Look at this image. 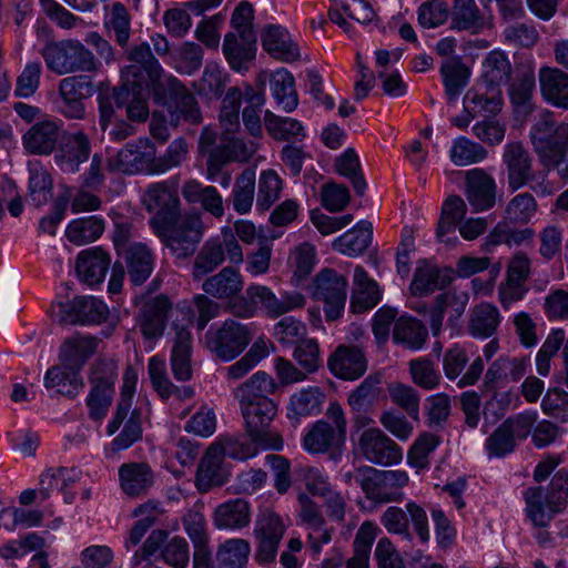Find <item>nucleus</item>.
<instances>
[{
	"instance_id": "f257e3e1",
	"label": "nucleus",
	"mask_w": 568,
	"mask_h": 568,
	"mask_svg": "<svg viewBox=\"0 0 568 568\" xmlns=\"http://www.w3.org/2000/svg\"><path fill=\"white\" fill-rule=\"evenodd\" d=\"M529 138L540 163L558 171L567 163L568 123L557 122L552 112L544 110L531 125Z\"/></svg>"
},
{
	"instance_id": "f03ea898",
	"label": "nucleus",
	"mask_w": 568,
	"mask_h": 568,
	"mask_svg": "<svg viewBox=\"0 0 568 568\" xmlns=\"http://www.w3.org/2000/svg\"><path fill=\"white\" fill-rule=\"evenodd\" d=\"M126 58L131 64L122 70L123 88L132 91L133 95L140 97L150 90L155 92L162 88L164 78L171 75L164 73L148 42L133 45Z\"/></svg>"
},
{
	"instance_id": "7ed1b4c3",
	"label": "nucleus",
	"mask_w": 568,
	"mask_h": 568,
	"mask_svg": "<svg viewBox=\"0 0 568 568\" xmlns=\"http://www.w3.org/2000/svg\"><path fill=\"white\" fill-rule=\"evenodd\" d=\"M567 496L568 475L560 470L552 477L548 489L530 487L524 493L527 516L535 526L546 527L565 508Z\"/></svg>"
},
{
	"instance_id": "20e7f679",
	"label": "nucleus",
	"mask_w": 568,
	"mask_h": 568,
	"mask_svg": "<svg viewBox=\"0 0 568 568\" xmlns=\"http://www.w3.org/2000/svg\"><path fill=\"white\" fill-rule=\"evenodd\" d=\"M356 483L368 500L384 505L403 501V489L408 485L409 476L400 469L381 470L363 466L357 468Z\"/></svg>"
},
{
	"instance_id": "39448f33",
	"label": "nucleus",
	"mask_w": 568,
	"mask_h": 568,
	"mask_svg": "<svg viewBox=\"0 0 568 568\" xmlns=\"http://www.w3.org/2000/svg\"><path fill=\"white\" fill-rule=\"evenodd\" d=\"M41 55L47 68L58 75L98 70L94 54L79 40L65 39L47 43Z\"/></svg>"
},
{
	"instance_id": "423d86ee",
	"label": "nucleus",
	"mask_w": 568,
	"mask_h": 568,
	"mask_svg": "<svg viewBox=\"0 0 568 568\" xmlns=\"http://www.w3.org/2000/svg\"><path fill=\"white\" fill-rule=\"evenodd\" d=\"M244 418L247 435L260 445L262 449L281 450L282 436L271 429V424L277 414V405L271 398L260 402H239Z\"/></svg>"
},
{
	"instance_id": "0eeeda50",
	"label": "nucleus",
	"mask_w": 568,
	"mask_h": 568,
	"mask_svg": "<svg viewBox=\"0 0 568 568\" xmlns=\"http://www.w3.org/2000/svg\"><path fill=\"white\" fill-rule=\"evenodd\" d=\"M204 223L200 213L180 214L163 233H155L178 258L191 256L204 235Z\"/></svg>"
},
{
	"instance_id": "6e6552de",
	"label": "nucleus",
	"mask_w": 568,
	"mask_h": 568,
	"mask_svg": "<svg viewBox=\"0 0 568 568\" xmlns=\"http://www.w3.org/2000/svg\"><path fill=\"white\" fill-rule=\"evenodd\" d=\"M327 420L316 422L308 433L304 436V448L313 454H323L329 448H337L345 443L347 420L342 406L338 403H332L327 410Z\"/></svg>"
},
{
	"instance_id": "1a4fd4ad",
	"label": "nucleus",
	"mask_w": 568,
	"mask_h": 568,
	"mask_svg": "<svg viewBox=\"0 0 568 568\" xmlns=\"http://www.w3.org/2000/svg\"><path fill=\"white\" fill-rule=\"evenodd\" d=\"M192 310L181 308L172 312L173 332L171 349V369L178 381H189L192 377V335L189 329L192 323Z\"/></svg>"
},
{
	"instance_id": "9d476101",
	"label": "nucleus",
	"mask_w": 568,
	"mask_h": 568,
	"mask_svg": "<svg viewBox=\"0 0 568 568\" xmlns=\"http://www.w3.org/2000/svg\"><path fill=\"white\" fill-rule=\"evenodd\" d=\"M252 331L235 320L229 318L205 334V345L217 358L229 362L237 357L250 344Z\"/></svg>"
},
{
	"instance_id": "9b49d317",
	"label": "nucleus",
	"mask_w": 568,
	"mask_h": 568,
	"mask_svg": "<svg viewBox=\"0 0 568 568\" xmlns=\"http://www.w3.org/2000/svg\"><path fill=\"white\" fill-rule=\"evenodd\" d=\"M145 209L154 213L150 226L154 233H163L166 225L173 223L181 214V202L174 186L168 182L151 184L142 196Z\"/></svg>"
},
{
	"instance_id": "f8f14e48",
	"label": "nucleus",
	"mask_w": 568,
	"mask_h": 568,
	"mask_svg": "<svg viewBox=\"0 0 568 568\" xmlns=\"http://www.w3.org/2000/svg\"><path fill=\"white\" fill-rule=\"evenodd\" d=\"M406 510L397 506H389L381 516V523L384 528L394 535H398L406 541H412L413 535L409 529V519L422 542H427L430 538L428 517L425 509L414 503L406 504Z\"/></svg>"
},
{
	"instance_id": "ddd939ff",
	"label": "nucleus",
	"mask_w": 568,
	"mask_h": 568,
	"mask_svg": "<svg viewBox=\"0 0 568 568\" xmlns=\"http://www.w3.org/2000/svg\"><path fill=\"white\" fill-rule=\"evenodd\" d=\"M109 313L106 304L94 296H78L52 306V318L60 324H100L108 320Z\"/></svg>"
},
{
	"instance_id": "4468645a",
	"label": "nucleus",
	"mask_w": 568,
	"mask_h": 568,
	"mask_svg": "<svg viewBox=\"0 0 568 568\" xmlns=\"http://www.w3.org/2000/svg\"><path fill=\"white\" fill-rule=\"evenodd\" d=\"M285 531L286 525L278 514L270 509L258 514L253 531L256 540L255 559L258 564H270L275 560Z\"/></svg>"
},
{
	"instance_id": "2eb2a0df",
	"label": "nucleus",
	"mask_w": 568,
	"mask_h": 568,
	"mask_svg": "<svg viewBox=\"0 0 568 568\" xmlns=\"http://www.w3.org/2000/svg\"><path fill=\"white\" fill-rule=\"evenodd\" d=\"M346 288V278L332 268H324L315 276L313 297L324 302L327 321H336L344 313Z\"/></svg>"
},
{
	"instance_id": "dca6fc26",
	"label": "nucleus",
	"mask_w": 568,
	"mask_h": 568,
	"mask_svg": "<svg viewBox=\"0 0 568 568\" xmlns=\"http://www.w3.org/2000/svg\"><path fill=\"white\" fill-rule=\"evenodd\" d=\"M155 148L149 139H139L129 142L115 156L108 161L110 171H118L125 174L140 172L153 173Z\"/></svg>"
},
{
	"instance_id": "f3484780",
	"label": "nucleus",
	"mask_w": 568,
	"mask_h": 568,
	"mask_svg": "<svg viewBox=\"0 0 568 568\" xmlns=\"http://www.w3.org/2000/svg\"><path fill=\"white\" fill-rule=\"evenodd\" d=\"M246 296L254 306H258L271 318L300 310L306 303L305 296L300 292H284L277 296L270 287L257 284L246 288Z\"/></svg>"
},
{
	"instance_id": "a211bd4d",
	"label": "nucleus",
	"mask_w": 568,
	"mask_h": 568,
	"mask_svg": "<svg viewBox=\"0 0 568 568\" xmlns=\"http://www.w3.org/2000/svg\"><path fill=\"white\" fill-rule=\"evenodd\" d=\"M363 456L372 464L392 466L403 459L402 448L379 428L364 430L358 439Z\"/></svg>"
},
{
	"instance_id": "6ab92c4d",
	"label": "nucleus",
	"mask_w": 568,
	"mask_h": 568,
	"mask_svg": "<svg viewBox=\"0 0 568 568\" xmlns=\"http://www.w3.org/2000/svg\"><path fill=\"white\" fill-rule=\"evenodd\" d=\"M164 81L162 88L154 93L171 101L172 114L178 120L183 119L191 124H200L202 114L195 97L175 77H165Z\"/></svg>"
},
{
	"instance_id": "aec40b11",
	"label": "nucleus",
	"mask_w": 568,
	"mask_h": 568,
	"mask_svg": "<svg viewBox=\"0 0 568 568\" xmlns=\"http://www.w3.org/2000/svg\"><path fill=\"white\" fill-rule=\"evenodd\" d=\"M93 85L83 75H71L59 83L58 109L68 119L81 120L85 115L83 100L92 92Z\"/></svg>"
},
{
	"instance_id": "412c9836",
	"label": "nucleus",
	"mask_w": 568,
	"mask_h": 568,
	"mask_svg": "<svg viewBox=\"0 0 568 568\" xmlns=\"http://www.w3.org/2000/svg\"><path fill=\"white\" fill-rule=\"evenodd\" d=\"M181 308H172L170 300L164 295L146 301L138 316V326L143 337L145 339L160 338L164 333L166 321L170 320L172 322V312Z\"/></svg>"
},
{
	"instance_id": "4be33fe9",
	"label": "nucleus",
	"mask_w": 568,
	"mask_h": 568,
	"mask_svg": "<svg viewBox=\"0 0 568 568\" xmlns=\"http://www.w3.org/2000/svg\"><path fill=\"white\" fill-rule=\"evenodd\" d=\"M469 362L467 352L459 345H454L444 353L443 357V369L445 376L449 381L457 382L458 387L471 386L477 383L484 371V362L481 357H477L469 365L467 371L462 375Z\"/></svg>"
},
{
	"instance_id": "5701e85b",
	"label": "nucleus",
	"mask_w": 568,
	"mask_h": 568,
	"mask_svg": "<svg viewBox=\"0 0 568 568\" xmlns=\"http://www.w3.org/2000/svg\"><path fill=\"white\" fill-rule=\"evenodd\" d=\"M503 163L506 166L509 190L517 191L531 180L532 159L523 143H507L503 153Z\"/></svg>"
},
{
	"instance_id": "b1692460",
	"label": "nucleus",
	"mask_w": 568,
	"mask_h": 568,
	"mask_svg": "<svg viewBox=\"0 0 568 568\" xmlns=\"http://www.w3.org/2000/svg\"><path fill=\"white\" fill-rule=\"evenodd\" d=\"M379 377L369 375L348 395L347 403L353 413V424L358 429L373 423L368 410L379 396Z\"/></svg>"
},
{
	"instance_id": "393cba45",
	"label": "nucleus",
	"mask_w": 568,
	"mask_h": 568,
	"mask_svg": "<svg viewBox=\"0 0 568 568\" xmlns=\"http://www.w3.org/2000/svg\"><path fill=\"white\" fill-rule=\"evenodd\" d=\"M91 153V143L83 131H77L63 139L54 161L62 172L75 173L80 165L88 161Z\"/></svg>"
},
{
	"instance_id": "a878e982",
	"label": "nucleus",
	"mask_w": 568,
	"mask_h": 568,
	"mask_svg": "<svg viewBox=\"0 0 568 568\" xmlns=\"http://www.w3.org/2000/svg\"><path fill=\"white\" fill-rule=\"evenodd\" d=\"M223 53L232 70L246 72L256 54V34L226 33L223 41Z\"/></svg>"
},
{
	"instance_id": "bb28decb",
	"label": "nucleus",
	"mask_w": 568,
	"mask_h": 568,
	"mask_svg": "<svg viewBox=\"0 0 568 568\" xmlns=\"http://www.w3.org/2000/svg\"><path fill=\"white\" fill-rule=\"evenodd\" d=\"M466 197L476 212L487 211L496 203V183L483 169L466 172Z\"/></svg>"
},
{
	"instance_id": "cd10ccee",
	"label": "nucleus",
	"mask_w": 568,
	"mask_h": 568,
	"mask_svg": "<svg viewBox=\"0 0 568 568\" xmlns=\"http://www.w3.org/2000/svg\"><path fill=\"white\" fill-rule=\"evenodd\" d=\"M328 367L336 377L355 381L367 371V359L361 348L341 345L329 357Z\"/></svg>"
},
{
	"instance_id": "c85d7f7f",
	"label": "nucleus",
	"mask_w": 568,
	"mask_h": 568,
	"mask_svg": "<svg viewBox=\"0 0 568 568\" xmlns=\"http://www.w3.org/2000/svg\"><path fill=\"white\" fill-rule=\"evenodd\" d=\"M60 139V128L57 122L44 120L34 123L23 134L22 143L26 151L34 155L51 154Z\"/></svg>"
},
{
	"instance_id": "c756f323",
	"label": "nucleus",
	"mask_w": 568,
	"mask_h": 568,
	"mask_svg": "<svg viewBox=\"0 0 568 568\" xmlns=\"http://www.w3.org/2000/svg\"><path fill=\"white\" fill-rule=\"evenodd\" d=\"M110 263L109 253L101 247H91L78 254L75 271L82 282L93 286L103 282Z\"/></svg>"
},
{
	"instance_id": "7c9ffc66",
	"label": "nucleus",
	"mask_w": 568,
	"mask_h": 568,
	"mask_svg": "<svg viewBox=\"0 0 568 568\" xmlns=\"http://www.w3.org/2000/svg\"><path fill=\"white\" fill-rule=\"evenodd\" d=\"M251 506L243 498L230 499L220 504L213 511V525L219 530H239L251 523Z\"/></svg>"
},
{
	"instance_id": "2f4dec72",
	"label": "nucleus",
	"mask_w": 568,
	"mask_h": 568,
	"mask_svg": "<svg viewBox=\"0 0 568 568\" xmlns=\"http://www.w3.org/2000/svg\"><path fill=\"white\" fill-rule=\"evenodd\" d=\"M542 98L550 104L568 109V74L558 68L541 67L538 73Z\"/></svg>"
},
{
	"instance_id": "473e14b6",
	"label": "nucleus",
	"mask_w": 568,
	"mask_h": 568,
	"mask_svg": "<svg viewBox=\"0 0 568 568\" xmlns=\"http://www.w3.org/2000/svg\"><path fill=\"white\" fill-rule=\"evenodd\" d=\"M202 281V291L217 300L236 296L244 287L242 274L233 266H225Z\"/></svg>"
},
{
	"instance_id": "72a5a7b5",
	"label": "nucleus",
	"mask_w": 568,
	"mask_h": 568,
	"mask_svg": "<svg viewBox=\"0 0 568 568\" xmlns=\"http://www.w3.org/2000/svg\"><path fill=\"white\" fill-rule=\"evenodd\" d=\"M98 345L99 339L94 336L74 334L61 345L60 361L70 369L80 371L97 352Z\"/></svg>"
},
{
	"instance_id": "f704fd0d",
	"label": "nucleus",
	"mask_w": 568,
	"mask_h": 568,
	"mask_svg": "<svg viewBox=\"0 0 568 568\" xmlns=\"http://www.w3.org/2000/svg\"><path fill=\"white\" fill-rule=\"evenodd\" d=\"M119 480L123 493L135 497L145 494L154 484V474L146 463H125L119 468Z\"/></svg>"
},
{
	"instance_id": "c9c22d12",
	"label": "nucleus",
	"mask_w": 568,
	"mask_h": 568,
	"mask_svg": "<svg viewBox=\"0 0 568 568\" xmlns=\"http://www.w3.org/2000/svg\"><path fill=\"white\" fill-rule=\"evenodd\" d=\"M255 151L256 146L253 142L240 138L231 139L210 152L207 171L212 174L213 171H217L222 165L232 161L246 162ZM209 179L212 176L209 175Z\"/></svg>"
},
{
	"instance_id": "e433bc0d",
	"label": "nucleus",
	"mask_w": 568,
	"mask_h": 568,
	"mask_svg": "<svg viewBox=\"0 0 568 568\" xmlns=\"http://www.w3.org/2000/svg\"><path fill=\"white\" fill-rule=\"evenodd\" d=\"M262 45L272 57L284 62H293L300 57L297 45L293 43L287 30L281 26L270 24L264 29Z\"/></svg>"
},
{
	"instance_id": "4c0bfd02",
	"label": "nucleus",
	"mask_w": 568,
	"mask_h": 568,
	"mask_svg": "<svg viewBox=\"0 0 568 568\" xmlns=\"http://www.w3.org/2000/svg\"><path fill=\"white\" fill-rule=\"evenodd\" d=\"M536 79L532 69L519 74L509 87V95L517 118L526 119L535 110Z\"/></svg>"
},
{
	"instance_id": "58836bf2",
	"label": "nucleus",
	"mask_w": 568,
	"mask_h": 568,
	"mask_svg": "<svg viewBox=\"0 0 568 568\" xmlns=\"http://www.w3.org/2000/svg\"><path fill=\"white\" fill-rule=\"evenodd\" d=\"M379 300L381 292L377 283L368 277L367 272L362 266H356L354 271V291L351 301L353 312H366L376 306Z\"/></svg>"
},
{
	"instance_id": "ea45409f",
	"label": "nucleus",
	"mask_w": 568,
	"mask_h": 568,
	"mask_svg": "<svg viewBox=\"0 0 568 568\" xmlns=\"http://www.w3.org/2000/svg\"><path fill=\"white\" fill-rule=\"evenodd\" d=\"M128 274L134 285L143 284L152 274L154 255L143 243H132L125 252Z\"/></svg>"
},
{
	"instance_id": "a19ab883",
	"label": "nucleus",
	"mask_w": 568,
	"mask_h": 568,
	"mask_svg": "<svg viewBox=\"0 0 568 568\" xmlns=\"http://www.w3.org/2000/svg\"><path fill=\"white\" fill-rule=\"evenodd\" d=\"M450 276L427 261H419L410 284L414 295L424 296L435 290L444 288L450 282Z\"/></svg>"
},
{
	"instance_id": "79ce46f5",
	"label": "nucleus",
	"mask_w": 568,
	"mask_h": 568,
	"mask_svg": "<svg viewBox=\"0 0 568 568\" xmlns=\"http://www.w3.org/2000/svg\"><path fill=\"white\" fill-rule=\"evenodd\" d=\"M224 262V248L220 244V237L206 240L197 252L193 265L192 277L200 282L213 273Z\"/></svg>"
},
{
	"instance_id": "37998d69",
	"label": "nucleus",
	"mask_w": 568,
	"mask_h": 568,
	"mask_svg": "<svg viewBox=\"0 0 568 568\" xmlns=\"http://www.w3.org/2000/svg\"><path fill=\"white\" fill-rule=\"evenodd\" d=\"M373 224L368 221L358 222L333 242V248L342 254L355 256L363 253L371 244Z\"/></svg>"
},
{
	"instance_id": "c03bdc74",
	"label": "nucleus",
	"mask_w": 568,
	"mask_h": 568,
	"mask_svg": "<svg viewBox=\"0 0 568 568\" xmlns=\"http://www.w3.org/2000/svg\"><path fill=\"white\" fill-rule=\"evenodd\" d=\"M44 386L55 389L60 395L69 398L75 397L84 387V383L77 369H70L63 365L50 367L44 375Z\"/></svg>"
},
{
	"instance_id": "a18cd8bd",
	"label": "nucleus",
	"mask_w": 568,
	"mask_h": 568,
	"mask_svg": "<svg viewBox=\"0 0 568 568\" xmlns=\"http://www.w3.org/2000/svg\"><path fill=\"white\" fill-rule=\"evenodd\" d=\"M427 336V328L419 320L410 316H400L395 322L393 341L396 344L417 351L425 345Z\"/></svg>"
},
{
	"instance_id": "49530a36",
	"label": "nucleus",
	"mask_w": 568,
	"mask_h": 568,
	"mask_svg": "<svg viewBox=\"0 0 568 568\" xmlns=\"http://www.w3.org/2000/svg\"><path fill=\"white\" fill-rule=\"evenodd\" d=\"M500 323L498 308L490 303H480L469 315L468 332L477 338H487L495 334Z\"/></svg>"
},
{
	"instance_id": "de8ad7c7",
	"label": "nucleus",
	"mask_w": 568,
	"mask_h": 568,
	"mask_svg": "<svg viewBox=\"0 0 568 568\" xmlns=\"http://www.w3.org/2000/svg\"><path fill=\"white\" fill-rule=\"evenodd\" d=\"M511 65L505 53L489 52L483 61L480 85L484 88H498L509 80Z\"/></svg>"
},
{
	"instance_id": "09e8293b",
	"label": "nucleus",
	"mask_w": 568,
	"mask_h": 568,
	"mask_svg": "<svg viewBox=\"0 0 568 568\" xmlns=\"http://www.w3.org/2000/svg\"><path fill=\"white\" fill-rule=\"evenodd\" d=\"M250 554L251 545L246 539H226L216 549V568H246Z\"/></svg>"
},
{
	"instance_id": "8fccbe9b",
	"label": "nucleus",
	"mask_w": 568,
	"mask_h": 568,
	"mask_svg": "<svg viewBox=\"0 0 568 568\" xmlns=\"http://www.w3.org/2000/svg\"><path fill=\"white\" fill-rule=\"evenodd\" d=\"M104 28L114 41L124 48L131 37V14L122 2H113L104 17Z\"/></svg>"
},
{
	"instance_id": "3c124183",
	"label": "nucleus",
	"mask_w": 568,
	"mask_h": 568,
	"mask_svg": "<svg viewBox=\"0 0 568 568\" xmlns=\"http://www.w3.org/2000/svg\"><path fill=\"white\" fill-rule=\"evenodd\" d=\"M243 102L245 103L242 111L243 124L252 136L261 138L263 135L261 112L265 104L264 93L251 85H245Z\"/></svg>"
},
{
	"instance_id": "603ef678",
	"label": "nucleus",
	"mask_w": 568,
	"mask_h": 568,
	"mask_svg": "<svg viewBox=\"0 0 568 568\" xmlns=\"http://www.w3.org/2000/svg\"><path fill=\"white\" fill-rule=\"evenodd\" d=\"M464 104L467 110L473 111L474 115L484 113L496 114L503 106L501 90L480 85L478 90H469L466 93Z\"/></svg>"
},
{
	"instance_id": "864d4df0",
	"label": "nucleus",
	"mask_w": 568,
	"mask_h": 568,
	"mask_svg": "<svg viewBox=\"0 0 568 568\" xmlns=\"http://www.w3.org/2000/svg\"><path fill=\"white\" fill-rule=\"evenodd\" d=\"M271 91L277 105L285 112H292L298 104L294 88V77L285 69H278L271 75Z\"/></svg>"
},
{
	"instance_id": "5fc2aeb1",
	"label": "nucleus",
	"mask_w": 568,
	"mask_h": 568,
	"mask_svg": "<svg viewBox=\"0 0 568 568\" xmlns=\"http://www.w3.org/2000/svg\"><path fill=\"white\" fill-rule=\"evenodd\" d=\"M275 389L274 379L265 372L258 371L236 387L234 396L239 402H260L262 398H270Z\"/></svg>"
},
{
	"instance_id": "6e6d98bb",
	"label": "nucleus",
	"mask_w": 568,
	"mask_h": 568,
	"mask_svg": "<svg viewBox=\"0 0 568 568\" xmlns=\"http://www.w3.org/2000/svg\"><path fill=\"white\" fill-rule=\"evenodd\" d=\"M376 526L371 521L361 525L353 542L354 554L345 561L346 568L369 567L371 549L376 537Z\"/></svg>"
},
{
	"instance_id": "4d7b16f0",
	"label": "nucleus",
	"mask_w": 568,
	"mask_h": 568,
	"mask_svg": "<svg viewBox=\"0 0 568 568\" xmlns=\"http://www.w3.org/2000/svg\"><path fill=\"white\" fill-rule=\"evenodd\" d=\"M80 471L75 468H48L39 478V497L47 500L54 490L64 489L79 479Z\"/></svg>"
},
{
	"instance_id": "13d9d810",
	"label": "nucleus",
	"mask_w": 568,
	"mask_h": 568,
	"mask_svg": "<svg viewBox=\"0 0 568 568\" xmlns=\"http://www.w3.org/2000/svg\"><path fill=\"white\" fill-rule=\"evenodd\" d=\"M485 26V19L475 0H454L452 27L457 30L478 32Z\"/></svg>"
},
{
	"instance_id": "bf43d9fd",
	"label": "nucleus",
	"mask_w": 568,
	"mask_h": 568,
	"mask_svg": "<svg viewBox=\"0 0 568 568\" xmlns=\"http://www.w3.org/2000/svg\"><path fill=\"white\" fill-rule=\"evenodd\" d=\"M224 457L236 460H246L255 456L260 445L250 435H221L215 442Z\"/></svg>"
},
{
	"instance_id": "052dcab7",
	"label": "nucleus",
	"mask_w": 568,
	"mask_h": 568,
	"mask_svg": "<svg viewBox=\"0 0 568 568\" xmlns=\"http://www.w3.org/2000/svg\"><path fill=\"white\" fill-rule=\"evenodd\" d=\"M136 382L138 375L135 369L131 366L128 367L123 375V384L121 387V396L118 403L116 412L106 427V434L109 436L113 435L126 418L132 405Z\"/></svg>"
},
{
	"instance_id": "680f3d73",
	"label": "nucleus",
	"mask_w": 568,
	"mask_h": 568,
	"mask_svg": "<svg viewBox=\"0 0 568 568\" xmlns=\"http://www.w3.org/2000/svg\"><path fill=\"white\" fill-rule=\"evenodd\" d=\"M104 231V222L98 216L73 220L65 230L67 239L75 245H84L95 241Z\"/></svg>"
},
{
	"instance_id": "e2e57ef3",
	"label": "nucleus",
	"mask_w": 568,
	"mask_h": 568,
	"mask_svg": "<svg viewBox=\"0 0 568 568\" xmlns=\"http://www.w3.org/2000/svg\"><path fill=\"white\" fill-rule=\"evenodd\" d=\"M467 205L459 195H450L442 207V215L438 221L436 235L442 242H448L445 236L454 232L456 225L464 219Z\"/></svg>"
},
{
	"instance_id": "0e129e2a",
	"label": "nucleus",
	"mask_w": 568,
	"mask_h": 568,
	"mask_svg": "<svg viewBox=\"0 0 568 568\" xmlns=\"http://www.w3.org/2000/svg\"><path fill=\"white\" fill-rule=\"evenodd\" d=\"M256 174L253 169H245L235 180L232 192V204L235 212L246 214L251 211L254 200Z\"/></svg>"
},
{
	"instance_id": "69168bd1",
	"label": "nucleus",
	"mask_w": 568,
	"mask_h": 568,
	"mask_svg": "<svg viewBox=\"0 0 568 568\" xmlns=\"http://www.w3.org/2000/svg\"><path fill=\"white\" fill-rule=\"evenodd\" d=\"M264 124L267 133L275 140L286 141L303 139L304 128L300 121L293 118H282L270 110L264 112Z\"/></svg>"
},
{
	"instance_id": "338daca9",
	"label": "nucleus",
	"mask_w": 568,
	"mask_h": 568,
	"mask_svg": "<svg viewBox=\"0 0 568 568\" xmlns=\"http://www.w3.org/2000/svg\"><path fill=\"white\" fill-rule=\"evenodd\" d=\"M440 73L449 100H455L467 85L469 71L467 67L455 58L447 59L440 67Z\"/></svg>"
},
{
	"instance_id": "774afa93",
	"label": "nucleus",
	"mask_w": 568,
	"mask_h": 568,
	"mask_svg": "<svg viewBox=\"0 0 568 568\" xmlns=\"http://www.w3.org/2000/svg\"><path fill=\"white\" fill-rule=\"evenodd\" d=\"M53 181L40 163L29 168V195L36 206H42L52 197Z\"/></svg>"
}]
</instances>
